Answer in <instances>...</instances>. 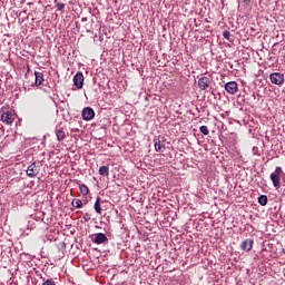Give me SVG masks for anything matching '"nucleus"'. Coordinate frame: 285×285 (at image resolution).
Segmentation results:
<instances>
[{"label": "nucleus", "mask_w": 285, "mask_h": 285, "mask_svg": "<svg viewBox=\"0 0 285 285\" xmlns=\"http://www.w3.org/2000/svg\"><path fill=\"white\" fill-rule=\"evenodd\" d=\"M283 170L282 167H276L275 171L271 174L269 179L274 186V188H279L281 186V181H279V177L281 175H283Z\"/></svg>", "instance_id": "1"}, {"label": "nucleus", "mask_w": 285, "mask_h": 285, "mask_svg": "<svg viewBox=\"0 0 285 285\" xmlns=\"http://www.w3.org/2000/svg\"><path fill=\"white\" fill-rule=\"evenodd\" d=\"M271 82L274 83V86H282L284 83V73L282 72H273L269 76Z\"/></svg>", "instance_id": "2"}, {"label": "nucleus", "mask_w": 285, "mask_h": 285, "mask_svg": "<svg viewBox=\"0 0 285 285\" xmlns=\"http://www.w3.org/2000/svg\"><path fill=\"white\" fill-rule=\"evenodd\" d=\"M1 121L7 126H10L14 122V115L10 111H3L1 115Z\"/></svg>", "instance_id": "3"}, {"label": "nucleus", "mask_w": 285, "mask_h": 285, "mask_svg": "<svg viewBox=\"0 0 285 285\" xmlns=\"http://www.w3.org/2000/svg\"><path fill=\"white\" fill-rule=\"evenodd\" d=\"M212 82L213 81L210 80V78L202 77L198 79V88H200V90H208V88H210Z\"/></svg>", "instance_id": "4"}, {"label": "nucleus", "mask_w": 285, "mask_h": 285, "mask_svg": "<svg viewBox=\"0 0 285 285\" xmlns=\"http://www.w3.org/2000/svg\"><path fill=\"white\" fill-rule=\"evenodd\" d=\"M82 119L85 121H90L91 119H95V110L90 107H86L82 110Z\"/></svg>", "instance_id": "5"}, {"label": "nucleus", "mask_w": 285, "mask_h": 285, "mask_svg": "<svg viewBox=\"0 0 285 285\" xmlns=\"http://www.w3.org/2000/svg\"><path fill=\"white\" fill-rule=\"evenodd\" d=\"M73 85L76 86V88H78V90H81V88H83V73L77 72L73 76Z\"/></svg>", "instance_id": "6"}, {"label": "nucleus", "mask_w": 285, "mask_h": 285, "mask_svg": "<svg viewBox=\"0 0 285 285\" xmlns=\"http://www.w3.org/2000/svg\"><path fill=\"white\" fill-rule=\"evenodd\" d=\"M237 83L235 81H229L225 85V90L228 95H237Z\"/></svg>", "instance_id": "7"}, {"label": "nucleus", "mask_w": 285, "mask_h": 285, "mask_svg": "<svg viewBox=\"0 0 285 285\" xmlns=\"http://www.w3.org/2000/svg\"><path fill=\"white\" fill-rule=\"evenodd\" d=\"M94 244H106L108 242V236L104 233H98L92 238Z\"/></svg>", "instance_id": "8"}, {"label": "nucleus", "mask_w": 285, "mask_h": 285, "mask_svg": "<svg viewBox=\"0 0 285 285\" xmlns=\"http://www.w3.org/2000/svg\"><path fill=\"white\" fill-rule=\"evenodd\" d=\"M39 166H37L35 163L31 164L28 168H27V175L28 177H37L39 175Z\"/></svg>", "instance_id": "9"}, {"label": "nucleus", "mask_w": 285, "mask_h": 285, "mask_svg": "<svg viewBox=\"0 0 285 285\" xmlns=\"http://www.w3.org/2000/svg\"><path fill=\"white\" fill-rule=\"evenodd\" d=\"M240 248H242L243 250H246L247 253H248L249 250H253V239H250V238L245 239V240L242 243Z\"/></svg>", "instance_id": "10"}, {"label": "nucleus", "mask_w": 285, "mask_h": 285, "mask_svg": "<svg viewBox=\"0 0 285 285\" xmlns=\"http://www.w3.org/2000/svg\"><path fill=\"white\" fill-rule=\"evenodd\" d=\"M35 77H36V86H41L43 83V73L42 72H39V71H36L35 72Z\"/></svg>", "instance_id": "11"}, {"label": "nucleus", "mask_w": 285, "mask_h": 285, "mask_svg": "<svg viewBox=\"0 0 285 285\" xmlns=\"http://www.w3.org/2000/svg\"><path fill=\"white\" fill-rule=\"evenodd\" d=\"M155 150L156 153H164L166 150V146L161 145V140H155Z\"/></svg>", "instance_id": "12"}, {"label": "nucleus", "mask_w": 285, "mask_h": 285, "mask_svg": "<svg viewBox=\"0 0 285 285\" xmlns=\"http://www.w3.org/2000/svg\"><path fill=\"white\" fill-rule=\"evenodd\" d=\"M99 175H101L102 177H108L110 175V167L101 166L99 168Z\"/></svg>", "instance_id": "13"}, {"label": "nucleus", "mask_w": 285, "mask_h": 285, "mask_svg": "<svg viewBox=\"0 0 285 285\" xmlns=\"http://www.w3.org/2000/svg\"><path fill=\"white\" fill-rule=\"evenodd\" d=\"M94 208L98 215H101V198L97 197Z\"/></svg>", "instance_id": "14"}, {"label": "nucleus", "mask_w": 285, "mask_h": 285, "mask_svg": "<svg viewBox=\"0 0 285 285\" xmlns=\"http://www.w3.org/2000/svg\"><path fill=\"white\" fill-rule=\"evenodd\" d=\"M56 137L58 141H63V139H66V132H63L61 129H58L56 130Z\"/></svg>", "instance_id": "15"}, {"label": "nucleus", "mask_w": 285, "mask_h": 285, "mask_svg": "<svg viewBox=\"0 0 285 285\" xmlns=\"http://www.w3.org/2000/svg\"><path fill=\"white\" fill-rule=\"evenodd\" d=\"M258 204L261 206H266L268 204V197L266 195H262L258 197Z\"/></svg>", "instance_id": "16"}, {"label": "nucleus", "mask_w": 285, "mask_h": 285, "mask_svg": "<svg viewBox=\"0 0 285 285\" xmlns=\"http://www.w3.org/2000/svg\"><path fill=\"white\" fill-rule=\"evenodd\" d=\"M71 204L73 208H81L83 206V203L81 202V199H73Z\"/></svg>", "instance_id": "17"}, {"label": "nucleus", "mask_w": 285, "mask_h": 285, "mask_svg": "<svg viewBox=\"0 0 285 285\" xmlns=\"http://www.w3.org/2000/svg\"><path fill=\"white\" fill-rule=\"evenodd\" d=\"M79 188H80L81 195H85V196L88 195V193H89L88 186L82 184V185L79 186Z\"/></svg>", "instance_id": "18"}, {"label": "nucleus", "mask_w": 285, "mask_h": 285, "mask_svg": "<svg viewBox=\"0 0 285 285\" xmlns=\"http://www.w3.org/2000/svg\"><path fill=\"white\" fill-rule=\"evenodd\" d=\"M199 130H200V132H202L203 135H205V136L209 134L207 126H200Z\"/></svg>", "instance_id": "19"}, {"label": "nucleus", "mask_w": 285, "mask_h": 285, "mask_svg": "<svg viewBox=\"0 0 285 285\" xmlns=\"http://www.w3.org/2000/svg\"><path fill=\"white\" fill-rule=\"evenodd\" d=\"M42 285H57V284L52 281V278H49V279L45 281L42 283Z\"/></svg>", "instance_id": "20"}, {"label": "nucleus", "mask_w": 285, "mask_h": 285, "mask_svg": "<svg viewBox=\"0 0 285 285\" xmlns=\"http://www.w3.org/2000/svg\"><path fill=\"white\" fill-rule=\"evenodd\" d=\"M63 8H66V4L63 3V2H59L58 4H57V10H63Z\"/></svg>", "instance_id": "21"}, {"label": "nucleus", "mask_w": 285, "mask_h": 285, "mask_svg": "<svg viewBox=\"0 0 285 285\" xmlns=\"http://www.w3.org/2000/svg\"><path fill=\"white\" fill-rule=\"evenodd\" d=\"M223 37L224 39H230V31H224Z\"/></svg>", "instance_id": "22"}]
</instances>
